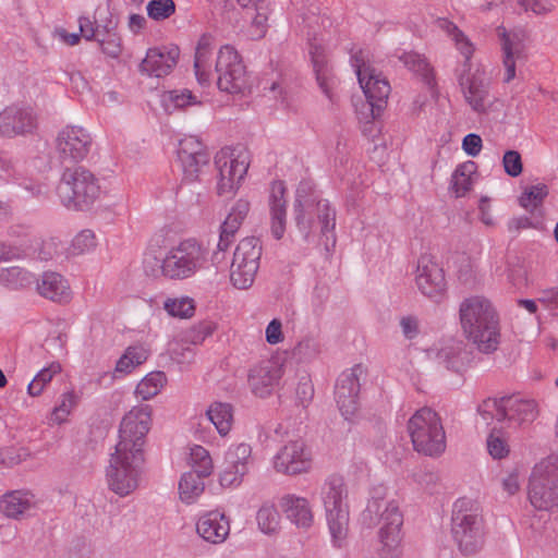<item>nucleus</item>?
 <instances>
[{"label": "nucleus", "instance_id": "18", "mask_svg": "<svg viewBox=\"0 0 558 558\" xmlns=\"http://www.w3.org/2000/svg\"><path fill=\"white\" fill-rule=\"evenodd\" d=\"M93 147L92 133L80 125H66L58 132L56 137V151L62 162H82L87 159Z\"/></svg>", "mask_w": 558, "mask_h": 558}, {"label": "nucleus", "instance_id": "39", "mask_svg": "<svg viewBox=\"0 0 558 558\" xmlns=\"http://www.w3.org/2000/svg\"><path fill=\"white\" fill-rule=\"evenodd\" d=\"M186 463L191 468L189 472H195L204 477H209L215 470L210 452L201 445H192L187 448Z\"/></svg>", "mask_w": 558, "mask_h": 558}, {"label": "nucleus", "instance_id": "49", "mask_svg": "<svg viewBox=\"0 0 558 558\" xmlns=\"http://www.w3.org/2000/svg\"><path fill=\"white\" fill-rule=\"evenodd\" d=\"M161 104L167 111L183 109L198 104L196 96L189 89H174L162 94Z\"/></svg>", "mask_w": 558, "mask_h": 558}, {"label": "nucleus", "instance_id": "61", "mask_svg": "<svg viewBox=\"0 0 558 558\" xmlns=\"http://www.w3.org/2000/svg\"><path fill=\"white\" fill-rule=\"evenodd\" d=\"M265 340L270 345H277L284 341L282 323L279 318L271 319L266 326Z\"/></svg>", "mask_w": 558, "mask_h": 558}, {"label": "nucleus", "instance_id": "20", "mask_svg": "<svg viewBox=\"0 0 558 558\" xmlns=\"http://www.w3.org/2000/svg\"><path fill=\"white\" fill-rule=\"evenodd\" d=\"M363 374L362 365L357 364L340 374L335 387L337 407L348 422H354L360 416V376Z\"/></svg>", "mask_w": 558, "mask_h": 558}, {"label": "nucleus", "instance_id": "37", "mask_svg": "<svg viewBox=\"0 0 558 558\" xmlns=\"http://www.w3.org/2000/svg\"><path fill=\"white\" fill-rule=\"evenodd\" d=\"M436 25L451 38L457 50L465 59V65H468L475 50V47L470 38L463 32H461L456 24L447 19H437Z\"/></svg>", "mask_w": 558, "mask_h": 558}, {"label": "nucleus", "instance_id": "55", "mask_svg": "<svg viewBox=\"0 0 558 558\" xmlns=\"http://www.w3.org/2000/svg\"><path fill=\"white\" fill-rule=\"evenodd\" d=\"M147 15L154 21H163L175 12L173 0H150L146 5Z\"/></svg>", "mask_w": 558, "mask_h": 558}, {"label": "nucleus", "instance_id": "33", "mask_svg": "<svg viewBox=\"0 0 558 558\" xmlns=\"http://www.w3.org/2000/svg\"><path fill=\"white\" fill-rule=\"evenodd\" d=\"M38 293L56 303H68L72 299V290L68 279L54 271L44 272L37 281Z\"/></svg>", "mask_w": 558, "mask_h": 558}, {"label": "nucleus", "instance_id": "43", "mask_svg": "<svg viewBox=\"0 0 558 558\" xmlns=\"http://www.w3.org/2000/svg\"><path fill=\"white\" fill-rule=\"evenodd\" d=\"M396 57L413 73L417 74L428 85H433V73L426 59L414 51H399Z\"/></svg>", "mask_w": 558, "mask_h": 558}, {"label": "nucleus", "instance_id": "1", "mask_svg": "<svg viewBox=\"0 0 558 558\" xmlns=\"http://www.w3.org/2000/svg\"><path fill=\"white\" fill-rule=\"evenodd\" d=\"M151 422V408L147 404L133 407L120 422L118 441L105 472L109 490L119 497L133 494L140 486Z\"/></svg>", "mask_w": 558, "mask_h": 558}, {"label": "nucleus", "instance_id": "16", "mask_svg": "<svg viewBox=\"0 0 558 558\" xmlns=\"http://www.w3.org/2000/svg\"><path fill=\"white\" fill-rule=\"evenodd\" d=\"M497 36L500 41L502 66L505 69L504 82H511L517 75V66L523 65L529 59L531 37L523 27L507 29L498 27Z\"/></svg>", "mask_w": 558, "mask_h": 558}, {"label": "nucleus", "instance_id": "11", "mask_svg": "<svg viewBox=\"0 0 558 558\" xmlns=\"http://www.w3.org/2000/svg\"><path fill=\"white\" fill-rule=\"evenodd\" d=\"M527 499L539 511L558 507V454L550 453L533 465L527 481Z\"/></svg>", "mask_w": 558, "mask_h": 558}, {"label": "nucleus", "instance_id": "19", "mask_svg": "<svg viewBox=\"0 0 558 558\" xmlns=\"http://www.w3.org/2000/svg\"><path fill=\"white\" fill-rule=\"evenodd\" d=\"M417 290L434 302H440L447 292L445 271L430 254H421L414 269Z\"/></svg>", "mask_w": 558, "mask_h": 558}, {"label": "nucleus", "instance_id": "45", "mask_svg": "<svg viewBox=\"0 0 558 558\" xmlns=\"http://www.w3.org/2000/svg\"><path fill=\"white\" fill-rule=\"evenodd\" d=\"M166 383L167 377L165 373L150 372L137 384L135 395L143 401L150 400L162 390Z\"/></svg>", "mask_w": 558, "mask_h": 558}, {"label": "nucleus", "instance_id": "17", "mask_svg": "<svg viewBox=\"0 0 558 558\" xmlns=\"http://www.w3.org/2000/svg\"><path fill=\"white\" fill-rule=\"evenodd\" d=\"M253 450L250 444L233 442L223 453V462L218 473L222 488L236 489L244 482L253 465Z\"/></svg>", "mask_w": 558, "mask_h": 558}, {"label": "nucleus", "instance_id": "27", "mask_svg": "<svg viewBox=\"0 0 558 558\" xmlns=\"http://www.w3.org/2000/svg\"><path fill=\"white\" fill-rule=\"evenodd\" d=\"M460 86L465 101L476 112H484L490 105L489 83L484 73L475 71L460 76Z\"/></svg>", "mask_w": 558, "mask_h": 558}, {"label": "nucleus", "instance_id": "21", "mask_svg": "<svg viewBox=\"0 0 558 558\" xmlns=\"http://www.w3.org/2000/svg\"><path fill=\"white\" fill-rule=\"evenodd\" d=\"M271 464L280 474L300 475L311 471L313 454L303 439H291L280 447L272 457Z\"/></svg>", "mask_w": 558, "mask_h": 558}, {"label": "nucleus", "instance_id": "22", "mask_svg": "<svg viewBox=\"0 0 558 558\" xmlns=\"http://www.w3.org/2000/svg\"><path fill=\"white\" fill-rule=\"evenodd\" d=\"M178 159L184 179L192 182L207 170L210 157L204 144L196 136L185 135L179 141Z\"/></svg>", "mask_w": 558, "mask_h": 558}, {"label": "nucleus", "instance_id": "46", "mask_svg": "<svg viewBox=\"0 0 558 558\" xmlns=\"http://www.w3.org/2000/svg\"><path fill=\"white\" fill-rule=\"evenodd\" d=\"M490 432L486 439V447L489 456L495 460H501L509 456L510 446L507 437L504 435L502 429L497 424H492Z\"/></svg>", "mask_w": 558, "mask_h": 558}, {"label": "nucleus", "instance_id": "31", "mask_svg": "<svg viewBox=\"0 0 558 558\" xmlns=\"http://www.w3.org/2000/svg\"><path fill=\"white\" fill-rule=\"evenodd\" d=\"M215 37L210 34H203L195 47L194 73L201 86H208L213 80V53L215 49Z\"/></svg>", "mask_w": 558, "mask_h": 558}, {"label": "nucleus", "instance_id": "2", "mask_svg": "<svg viewBox=\"0 0 558 558\" xmlns=\"http://www.w3.org/2000/svg\"><path fill=\"white\" fill-rule=\"evenodd\" d=\"M368 524H378L377 553L380 558L403 557V514L395 499L387 498V488L383 485L373 487L371 497L363 512Z\"/></svg>", "mask_w": 558, "mask_h": 558}, {"label": "nucleus", "instance_id": "7", "mask_svg": "<svg viewBox=\"0 0 558 558\" xmlns=\"http://www.w3.org/2000/svg\"><path fill=\"white\" fill-rule=\"evenodd\" d=\"M351 64L359 84L366 97V102L356 113L361 122L369 123L378 118L385 108L390 93V85L368 62L367 53L360 50L351 56Z\"/></svg>", "mask_w": 558, "mask_h": 558}, {"label": "nucleus", "instance_id": "62", "mask_svg": "<svg viewBox=\"0 0 558 558\" xmlns=\"http://www.w3.org/2000/svg\"><path fill=\"white\" fill-rule=\"evenodd\" d=\"M16 182L31 197L40 198L47 194V186L43 182L33 179H16Z\"/></svg>", "mask_w": 558, "mask_h": 558}, {"label": "nucleus", "instance_id": "52", "mask_svg": "<svg viewBox=\"0 0 558 558\" xmlns=\"http://www.w3.org/2000/svg\"><path fill=\"white\" fill-rule=\"evenodd\" d=\"M254 12L255 14L252 16L251 24L247 28V37L256 40L263 38L267 33L268 4H257Z\"/></svg>", "mask_w": 558, "mask_h": 558}, {"label": "nucleus", "instance_id": "63", "mask_svg": "<svg viewBox=\"0 0 558 558\" xmlns=\"http://www.w3.org/2000/svg\"><path fill=\"white\" fill-rule=\"evenodd\" d=\"M251 209V203L246 198H239L231 207L228 218L234 219L235 222L242 225Z\"/></svg>", "mask_w": 558, "mask_h": 558}, {"label": "nucleus", "instance_id": "58", "mask_svg": "<svg viewBox=\"0 0 558 558\" xmlns=\"http://www.w3.org/2000/svg\"><path fill=\"white\" fill-rule=\"evenodd\" d=\"M521 480H522V476H521V472L519 469L513 468V469L508 470L501 477L502 490L508 496L515 495L521 488Z\"/></svg>", "mask_w": 558, "mask_h": 558}, {"label": "nucleus", "instance_id": "23", "mask_svg": "<svg viewBox=\"0 0 558 558\" xmlns=\"http://www.w3.org/2000/svg\"><path fill=\"white\" fill-rule=\"evenodd\" d=\"M37 117L31 107H8L0 112V135L15 137L33 133Z\"/></svg>", "mask_w": 558, "mask_h": 558}, {"label": "nucleus", "instance_id": "30", "mask_svg": "<svg viewBox=\"0 0 558 558\" xmlns=\"http://www.w3.org/2000/svg\"><path fill=\"white\" fill-rule=\"evenodd\" d=\"M268 208L270 232L276 240L283 238L287 228L286 186L282 181H274L269 187Z\"/></svg>", "mask_w": 558, "mask_h": 558}, {"label": "nucleus", "instance_id": "59", "mask_svg": "<svg viewBox=\"0 0 558 558\" xmlns=\"http://www.w3.org/2000/svg\"><path fill=\"white\" fill-rule=\"evenodd\" d=\"M537 302L551 315L558 316V287H549L542 290Z\"/></svg>", "mask_w": 558, "mask_h": 558}, {"label": "nucleus", "instance_id": "56", "mask_svg": "<svg viewBox=\"0 0 558 558\" xmlns=\"http://www.w3.org/2000/svg\"><path fill=\"white\" fill-rule=\"evenodd\" d=\"M241 225L235 222L234 219L226 217L220 226L219 241L217 244L218 251L225 252L230 247Z\"/></svg>", "mask_w": 558, "mask_h": 558}, {"label": "nucleus", "instance_id": "35", "mask_svg": "<svg viewBox=\"0 0 558 558\" xmlns=\"http://www.w3.org/2000/svg\"><path fill=\"white\" fill-rule=\"evenodd\" d=\"M205 416L214 425L220 437L229 436L234 421V411L230 403L221 401L211 402L205 411Z\"/></svg>", "mask_w": 558, "mask_h": 558}, {"label": "nucleus", "instance_id": "4", "mask_svg": "<svg viewBox=\"0 0 558 558\" xmlns=\"http://www.w3.org/2000/svg\"><path fill=\"white\" fill-rule=\"evenodd\" d=\"M208 248L196 239H184L169 246L157 268L145 271L151 276H162L169 280L183 281L195 277L208 265Z\"/></svg>", "mask_w": 558, "mask_h": 558}, {"label": "nucleus", "instance_id": "41", "mask_svg": "<svg viewBox=\"0 0 558 558\" xmlns=\"http://www.w3.org/2000/svg\"><path fill=\"white\" fill-rule=\"evenodd\" d=\"M33 281V274L22 267H0V286L8 290L24 289L29 287Z\"/></svg>", "mask_w": 558, "mask_h": 558}, {"label": "nucleus", "instance_id": "47", "mask_svg": "<svg viewBox=\"0 0 558 558\" xmlns=\"http://www.w3.org/2000/svg\"><path fill=\"white\" fill-rule=\"evenodd\" d=\"M259 531L267 535L276 534L280 529V514L274 505H263L256 513Z\"/></svg>", "mask_w": 558, "mask_h": 558}, {"label": "nucleus", "instance_id": "38", "mask_svg": "<svg viewBox=\"0 0 558 558\" xmlns=\"http://www.w3.org/2000/svg\"><path fill=\"white\" fill-rule=\"evenodd\" d=\"M150 354L145 344H134L125 349L117 361L114 372L120 375L131 374L137 366L145 363Z\"/></svg>", "mask_w": 558, "mask_h": 558}, {"label": "nucleus", "instance_id": "42", "mask_svg": "<svg viewBox=\"0 0 558 558\" xmlns=\"http://www.w3.org/2000/svg\"><path fill=\"white\" fill-rule=\"evenodd\" d=\"M80 401V395L73 389L64 391L60 395L58 403L52 409L48 417L49 425H61L68 421L72 411L76 408Z\"/></svg>", "mask_w": 558, "mask_h": 558}, {"label": "nucleus", "instance_id": "53", "mask_svg": "<svg viewBox=\"0 0 558 558\" xmlns=\"http://www.w3.org/2000/svg\"><path fill=\"white\" fill-rule=\"evenodd\" d=\"M97 246V238L93 230L84 229L72 240L69 247L71 255H83L93 252Z\"/></svg>", "mask_w": 558, "mask_h": 558}, {"label": "nucleus", "instance_id": "34", "mask_svg": "<svg viewBox=\"0 0 558 558\" xmlns=\"http://www.w3.org/2000/svg\"><path fill=\"white\" fill-rule=\"evenodd\" d=\"M38 505V499L29 490H12L0 499V509L8 517L19 519Z\"/></svg>", "mask_w": 558, "mask_h": 558}, {"label": "nucleus", "instance_id": "51", "mask_svg": "<svg viewBox=\"0 0 558 558\" xmlns=\"http://www.w3.org/2000/svg\"><path fill=\"white\" fill-rule=\"evenodd\" d=\"M97 43L108 58L118 59L122 53V38L114 29H107L98 34Z\"/></svg>", "mask_w": 558, "mask_h": 558}, {"label": "nucleus", "instance_id": "50", "mask_svg": "<svg viewBox=\"0 0 558 558\" xmlns=\"http://www.w3.org/2000/svg\"><path fill=\"white\" fill-rule=\"evenodd\" d=\"M195 301L187 295L168 298L163 302V310L172 317L191 318L195 313Z\"/></svg>", "mask_w": 558, "mask_h": 558}, {"label": "nucleus", "instance_id": "5", "mask_svg": "<svg viewBox=\"0 0 558 558\" xmlns=\"http://www.w3.org/2000/svg\"><path fill=\"white\" fill-rule=\"evenodd\" d=\"M348 487L338 474L329 475L320 488V499L325 509L331 546L343 549L349 543L350 510Z\"/></svg>", "mask_w": 558, "mask_h": 558}, {"label": "nucleus", "instance_id": "10", "mask_svg": "<svg viewBox=\"0 0 558 558\" xmlns=\"http://www.w3.org/2000/svg\"><path fill=\"white\" fill-rule=\"evenodd\" d=\"M452 536L465 555L477 553L484 544V524L478 504L471 498H459L453 505Z\"/></svg>", "mask_w": 558, "mask_h": 558}, {"label": "nucleus", "instance_id": "29", "mask_svg": "<svg viewBox=\"0 0 558 558\" xmlns=\"http://www.w3.org/2000/svg\"><path fill=\"white\" fill-rule=\"evenodd\" d=\"M196 533L209 544H222L230 534V520L219 510L207 511L198 517Z\"/></svg>", "mask_w": 558, "mask_h": 558}, {"label": "nucleus", "instance_id": "32", "mask_svg": "<svg viewBox=\"0 0 558 558\" xmlns=\"http://www.w3.org/2000/svg\"><path fill=\"white\" fill-rule=\"evenodd\" d=\"M279 505L286 518L296 527L307 530L312 526L314 514L305 497L287 494L281 497Z\"/></svg>", "mask_w": 558, "mask_h": 558}, {"label": "nucleus", "instance_id": "44", "mask_svg": "<svg viewBox=\"0 0 558 558\" xmlns=\"http://www.w3.org/2000/svg\"><path fill=\"white\" fill-rule=\"evenodd\" d=\"M548 193L549 190L545 183L538 182L536 184L526 185L523 187L518 198L519 205L526 211L533 214L536 209L542 207Z\"/></svg>", "mask_w": 558, "mask_h": 558}, {"label": "nucleus", "instance_id": "15", "mask_svg": "<svg viewBox=\"0 0 558 558\" xmlns=\"http://www.w3.org/2000/svg\"><path fill=\"white\" fill-rule=\"evenodd\" d=\"M260 256L258 239L244 238L238 243L230 266V281L234 288L245 290L254 283Z\"/></svg>", "mask_w": 558, "mask_h": 558}, {"label": "nucleus", "instance_id": "14", "mask_svg": "<svg viewBox=\"0 0 558 558\" xmlns=\"http://www.w3.org/2000/svg\"><path fill=\"white\" fill-rule=\"evenodd\" d=\"M215 70L219 90L228 94H242L248 88L246 66L233 46L227 44L219 48Z\"/></svg>", "mask_w": 558, "mask_h": 558}, {"label": "nucleus", "instance_id": "60", "mask_svg": "<svg viewBox=\"0 0 558 558\" xmlns=\"http://www.w3.org/2000/svg\"><path fill=\"white\" fill-rule=\"evenodd\" d=\"M314 396V387L312 380L308 375H302L299 379L296 389H295V398L298 402L306 407Z\"/></svg>", "mask_w": 558, "mask_h": 558}, {"label": "nucleus", "instance_id": "24", "mask_svg": "<svg viewBox=\"0 0 558 558\" xmlns=\"http://www.w3.org/2000/svg\"><path fill=\"white\" fill-rule=\"evenodd\" d=\"M282 375L283 365L278 360H264L250 369L248 384L255 396L265 398L272 392Z\"/></svg>", "mask_w": 558, "mask_h": 558}, {"label": "nucleus", "instance_id": "12", "mask_svg": "<svg viewBox=\"0 0 558 558\" xmlns=\"http://www.w3.org/2000/svg\"><path fill=\"white\" fill-rule=\"evenodd\" d=\"M408 432L414 449L429 457L446 450V434L439 415L430 408L418 409L408 422Z\"/></svg>", "mask_w": 558, "mask_h": 558}, {"label": "nucleus", "instance_id": "36", "mask_svg": "<svg viewBox=\"0 0 558 558\" xmlns=\"http://www.w3.org/2000/svg\"><path fill=\"white\" fill-rule=\"evenodd\" d=\"M204 476L195 472H184L178 484L179 498L185 505L195 504L205 490Z\"/></svg>", "mask_w": 558, "mask_h": 558}, {"label": "nucleus", "instance_id": "48", "mask_svg": "<svg viewBox=\"0 0 558 558\" xmlns=\"http://www.w3.org/2000/svg\"><path fill=\"white\" fill-rule=\"evenodd\" d=\"M62 371L59 362H51L46 367L41 368L27 386V393L31 397H38L41 395L46 386L52 378L60 374Z\"/></svg>", "mask_w": 558, "mask_h": 558}, {"label": "nucleus", "instance_id": "13", "mask_svg": "<svg viewBox=\"0 0 558 558\" xmlns=\"http://www.w3.org/2000/svg\"><path fill=\"white\" fill-rule=\"evenodd\" d=\"M250 154L243 147H225L215 156L218 171L217 192L232 195L242 185L250 167Z\"/></svg>", "mask_w": 558, "mask_h": 558}, {"label": "nucleus", "instance_id": "64", "mask_svg": "<svg viewBox=\"0 0 558 558\" xmlns=\"http://www.w3.org/2000/svg\"><path fill=\"white\" fill-rule=\"evenodd\" d=\"M483 147V141L480 135L470 133L464 136L462 141V149L470 157H476L480 155Z\"/></svg>", "mask_w": 558, "mask_h": 558}, {"label": "nucleus", "instance_id": "26", "mask_svg": "<svg viewBox=\"0 0 558 558\" xmlns=\"http://www.w3.org/2000/svg\"><path fill=\"white\" fill-rule=\"evenodd\" d=\"M179 56L178 47L149 48L140 64V71L150 77L167 76L177 65Z\"/></svg>", "mask_w": 558, "mask_h": 558}, {"label": "nucleus", "instance_id": "8", "mask_svg": "<svg viewBox=\"0 0 558 558\" xmlns=\"http://www.w3.org/2000/svg\"><path fill=\"white\" fill-rule=\"evenodd\" d=\"M536 405L533 401L515 397L488 398L477 407V426L497 424L500 428L515 429L533 422Z\"/></svg>", "mask_w": 558, "mask_h": 558}, {"label": "nucleus", "instance_id": "25", "mask_svg": "<svg viewBox=\"0 0 558 558\" xmlns=\"http://www.w3.org/2000/svg\"><path fill=\"white\" fill-rule=\"evenodd\" d=\"M324 38L317 39L316 37L308 39V53L313 64V70L316 76L317 84L324 95L330 102H336V95L333 93L335 77L329 66L326 50L323 46Z\"/></svg>", "mask_w": 558, "mask_h": 558}, {"label": "nucleus", "instance_id": "57", "mask_svg": "<svg viewBox=\"0 0 558 558\" xmlns=\"http://www.w3.org/2000/svg\"><path fill=\"white\" fill-rule=\"evenodd\" d=\"M505 172L512 178L519 177L523 171L521 155L517 150H507L502 157Z\"/></svg>", "mask_w": 558, "mask_h": 558}, {"label": "nucleus", "instance_id": "28", "mask_svg": "<svg viewBox=\"0 0 558 558\" xmlns=\"http://www.w3.org/2000/svg\"><path fill=\"white\" fill-rule=\"evenodd\" d=\"M426 356L448 369L459 372L466 360L465 345L459 339H442L426 350Z\"/></svg>", "mask_w": 558, "mask_h": 558}, {"label": "nucleus", "instance_id": "6", "mask_svg": "<svg viewBox=\"0 0 558 558\" xmlns=\"http://www.w3.org/2000/svg\"><path fill=\"white\" fill-rule=\"evenodd\" d=\"M307 183H301L296 190L294 203L295 221L299 230L307 239L314 231L315 225L319 227L320 233L327 241L336 242V210L330 206L327 199L319 198L318 195L311 193Z\"/></svg>", "mask_w": 558, "mask_h": 558}, {"label": "nucleus", "instance_id": "40", "mask_svg": "<svg viewBox=\"0 0 558 558\" xmlns=\"http://www.w3.org/2000/svg\"><path fill=\"white\" fill-rule=\"evenodd\" d=\"M476 173V166L473 161L459 165L452 173L450 189L456 197H463L471 191Z\"/></svg>", "mask_w": 558, "mask_h": 558}, {"label": "nucleus", "instance_id": "3", "mask_svg": "<svg viewBox=\"0 0 558 558\" xmlns=\"http://www.w3.org/2000/svg\"><path fill=\"white\" fill-rule=\"evenodd\" d=\"M459 318L464 336L481 352L497 350L500 342L499 318L489 299L483 295L465 298L459 306Z\"/></svg>", "mask_w": 558, "mask_h": 558}, {"label": "nucleus", "instance_id": "9", "mask_svg": "<svg viewBox=\"0 0 558 558\" xmlns=\"http://www.w3.org/2000/svg\"><path fill=\"white\" fill-rule=\"evenodd\" d=\"M60 203L70 210H86L100 197L99 179L84 167L65 168L56 190Z\"/></svg>", "mask_w": 558, "mask_h": 558}, {"label": "nucleus", "instance_id": "54", "mask_svg": "<svg viewBox=\"0 0 558 558\" xmlns=\"http://www.w3.org/2000/svg\"><path fill=\"white\" fill-rule=\"evenodd\" d=\"M320 353L319 342L311 336L301 339L293 348L292 354L299 362H311Z\"/></svg>", "mask_w": 558, "mask_h": 558}]
</instances>
